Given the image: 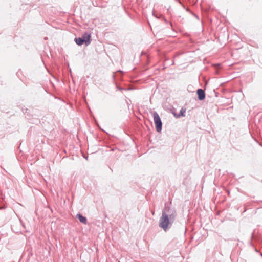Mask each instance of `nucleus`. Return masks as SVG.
<instances>
[{"label": "nucleus", "instance_id": "nucleus-1", "mask_svg": "<svg viewBox=\"0 0 262 262\" xmlns=\"http://www.w3.org/2000/svg\"><path fill=\"white\" fill-rule=\"evenodd\" d=\"M177 216L174 209L166 207L162 211V216L159 220V226L164 231H167L172 226Z\"/></svg>", "mask_w": 262, "mask_h": 262}, {"label": "nucleus", "instance_id": "nucleus-2", "mask_svg": "<svg viewBox=\"0 0 262 262\" xmlns=\"http://www.w3.org/2000/svg\"><path fill=\"white\" fill-rule=\"evenodd\" d=\"M152 115L154 118L155 124L156 125V129L158 132H160L162 130V123L161 119L156 112L152 113Z\"/></svg>", "mask_w": 262, "mask_h": 262}, {"label": "nucleus", "instance_id": "nucleus-3", "mask_svg": "<svg viewBox=\"0 0 262 262\" xmlns=\"http://www.w3.org/2000/svg\"><path fill=\"white\" fill-rule=\"evenodd\" d=\"M81 38L83 40L86 46H88L91 43V34L88 32L84 33Z\"/></svg>", "mask_w": 262, "mask_h": 262}, {"label": "nucleus", "instance_id": "nucleus-4", "mask_svg": "<svg viewBox=\"0 0 262 262\" xmlns=\"http://www.w3.org/2000/svg\"><path fill=\"white\" fill-rule=\"evenodd\" d=\"M197 94L198 95V99L200 100H203L205 99V94L204 91L202 89H199L197 90Z\"/></svg>", "mask_w": 262, "mask_h": 262}, {"label": "nucleus", "instance_id": "nucleus-5", "mask_svg": "<svg viewBox=\"0 0 262 262\" xmlns=\"http://www.w3.org/2000/svg\"><path fill=\"white\" fill-rule=\"evenodd\" d=\"M76 217L79 220L80 222H81L82 223H83L84 224H86L87 220L85 217L82 216L80 214H77Z\"/></svg>", "mask_w": 262, "mask_h": 262}, {"label": "nucleus", "instance_id": "nucleus-6", "mask_svg": "<svg viewBox=\"0 0 262 262\" xmlns=\"http://www.w3.org/2000/svg\"><path fill=\"white\" fill-rule=\"evenodd\" d=\"M185 112H186V110L185 109H183L182 108L180 112V113L178 115L176 114V113H173V115H174V116L176 118H180L181 116H185Z\"/></svg>", "mask_w": 262, "mask_h": 262}, {"label": "nucleus", "instance_id": "nucleus-7", "mask_svg": "<svg viewBox=\"0 0 262 262\" xmlns=\"http://www.w3.org/2000/svg\"><path fill=\"white\" fill-rule=\"evenodd\" d=\"M74 40L76 42V43L79 45V46H81L82 45L84 42L83 41V40H82L81 37H79V38H75L74 39Z\"/></svg>", "mask_w": 262, "mask_h": 262}]
</instances>
